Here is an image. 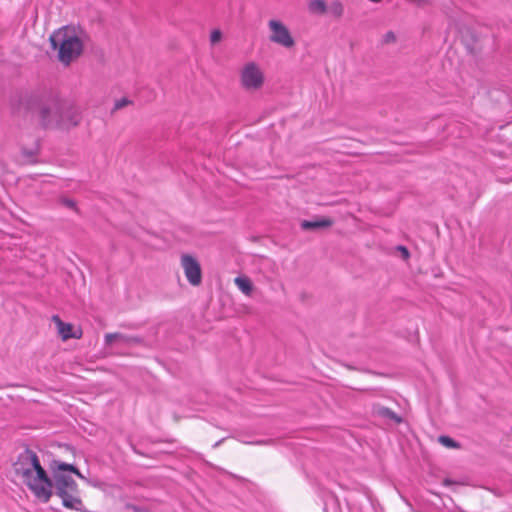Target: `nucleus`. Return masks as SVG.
Wrapping results in <instances>:
<instances>
[{
  "instance_id": "nucleus-13",
  "label": "nucleus",
  "mask_w": 512,
  "mask_h": 512,
  "mask_svg": "<svg viewBox=\"0 0 512 512\" xmlns=\"http://www.w3.org/2000/svg\"><path fill=\"white\" fill-rule=\"evenodd\" d=\"M439 442L442 445H444L445 447H448V448H455V447H457L456 442L452 438H450L448 436H440L439 437Z\"/></svg>"
},
{
  "instance_id": "nucleus-3",
  "label": "nucleus",
  "mask_w": 512,
  "mask_h": 512,
  "mask_svg": "<svg viewBox=\"0 0 512 512\" xmlns=\"http://www.w3.org/2000/svg\"><path fill=\"white\" fill-rule=\"evenodd\" d=\"M53 470V488L56 489V494H60L66 491H76L78 488L77 483L74 479L66 474V472L77 475L80 479L85 477L79 472V470L72 464H67L60 461H54L52 465Z\"/></svg>"
},
{
  "instance_id": "nucleus-7",
  "label": "nucleus",
  "mask_w": 512,
  "mask_h": 512,
  "mask_svg": "<svg viewBox=\"0 0 512 512\" xmlns=\"http://www.w3.org/2000/svg\"><path fill=\"white\" fill-rule=\"evenodd\" d=\"M57 496L61 498L64 507L79 512L85 511L84 504L78 495V489L76 491L63 492L57 494Z\"/></svg>"
},
{
  "instance_id": "nucleus-9",
  "label": "nucleus",
  "mask_w": 512,
  "mask_h": 512,
  "mask_svg": "<svg viewBox=\"0 0 512 512\" xmlns=\"http://www.w3.org/2000/svg\"><path fill=\"white\" fill-rule=\"evenodd\" d=\"M238 289L245 295L250 296L253 290V284L251 280L246 276L236 277L234 280Z\"/></svg>"
},
{
  "instance_id": "nucleus-11",
  "label": "nucleus",
  "mask_w": 512,
  "mask_h": 512,
  "mask_svg": "<svg viewBox=\"0 0 512 512\" xmlns=\"http://www.w3.org/2000/svg\"><path fill=\"white\" fill-rule=\"evenodd\" d=\"M332 224L329 219H321L316 221H303L301 226L303 229H316L322 227H328Z\"/></svg>"
},
{
  "instance_id": "nucleus-1",
  "label": "nucleus",
  "mask_w": 512,
  "mask_h": 512,
  "mask_svg": "<svg viewBox=\"0 0 512 512\" xmlns=\"http://www.w3.org/2000/svg\"><path fill=\"white\" fill-rule=\"evenodd\" d=\"M20 482L41 502L47 503L53 494V481L31 450L21 453L13 465Z\"/></svg>"
},
{
  "instance_id": "nucleus-6",
  "label": "nucleus",
  "mask_w": 512,
  "mask_h": 512,
  "mask_svg": "<svg viewBox=\"0 0 512 512\" xmlns=\"http://www.w3.org/2000/svg\"><path fill=\"white\" fill-rule=\"evenodd\" d=\"M181 266L188 282L193 286H198L202 280V272L199 262L190 255H183L181 257Z\"/></svg>"
},
{
  "instance_id": "nucleus-19",
  "label": "nucleus",
  "mask_w": 512,
  "mask_h": 512,
  "mask_svg": "<svg viewBox=\"0 0 512 512\" xmlns=\"http://www.w3.org/2000/svg\"><path fill=\"white\" fill-rule=\"evenodd\" d=\"M392 39H394L393 33H391V32L387 33L386 34V41H389V40H392Z\"/></svg>"
},
{
  "instance_id": "nucleus-12",
  "label": "nucleus",
  "mask_w": 512,
  "mask_h": 512,
  "mask_svg": "<svg viewBox=\"0 0 512 512\" xmlns=\"http://www.w3.org/2000/svg\"><path fill=\"white\" fill-rule=\"evenodd\" d=\"M327 12L335 17H341L344 13V6L340 1H333L327 5Z\"/></svg>"
},
{
  "instance_id": "nucleus-18",
  "label": "nucleus",
  "mask_w": 512,
  "mask_h": 512,
  "mask_svg": "<svg viewBox=\"0 0 512 512\" xmlns=\"http://www.w3.org/2000/svg\"><path fill=\"white\" fill-rule=\"evenodd\" d=\"M47 112V110H43L42 113H43V123L45 125H49L50 124V121L46 119V116H45V113Z\"/></svg>"
},
{
  "instance_id": "nucleus-2",
  "label": "nucleus",
  "mask_w": 512,
  "mask_h": 512,
  "mask_svg": "<svg viewBox=\"0 0 512 512\" xmlns=\"http://www.w3.org/2000/svg\"><path fill=\"white\" fill-rule=\"evenodd\" d=\"M53 48H58L59 60L68 65L76 59L83 50L82 31L73 26H65L50 36Z\"/></svg>"
},
{
  "instance_id": "nucleus-5",
  "label": "nucleus",
  "mask_w": 512,
  "mask_h": 512,
  "mask_svg": "<svg viewBox=\"0 0 512 512\" xmlns=\"http://www.w3.org/2000/svg\"><path fill=\"white\" fill-rule=\"evenodd\" d=\"M270 30V40L284 48H291L295 41L288 27L279 20L272 19L268 22Z\"/></svg>"
},
{
  "instance_id": "nucleus-14",
  "label": "nucleus",
  "mask_w": 512,
  "mask_h": 512,
  "mask_svg": "<svg viewBox=\"0 0 512 512\" xmlns=\"http://www.w3.org/2000/svg\"><path fill=\"white\" fill-rule=\"evenodd\" d=\"M222 39V33L219 29H214L210 34V43L212 45L217 44Z\"/></svg>"
},
{
  "instance_id": "nucleus-16",
  "label": "nucleus",
  "mask_w": 512,
  "mask_h": 512,
  "mask_svg": "<svg viewBox=\"0 0 512 512\" xmlns=\"http://www.w3.org/2000/svg\"><path fill=\"white\" fill-rule=\"evenodd\" d=\"M120 338H121L120 334H107L105 336L106 342L109 343V344L114 342L115 340L120 339Z\"/></svg>"
},
{
  "instance_id": "nucleus-17",
  "label": "nucleus",
  "mask_w": 512,
  "mask_h": 512,
  "mask_svg": "<svg viewBox=\"0 0 512 512\" xmlns=\"http://www.w3.org/2000/svg\"><path fill=\"white\" fill-rule=\"evenodd\" d=\"M399 249L402 251L403 256H404L405 258H407V257H408V255H409L408 250H407L405 247H403V246L399 247Z\"/></svg>"
},
{
  "instance_id": "nucleus-15",
  "label": "nucleus",
  "mask_w": 512,
  "mask_h": 512,
  "mask_svg": "<svg viewBox=\"0 0 512 512\" xmlns=\"http://www.w3.org/2000/svg\"><path fill=\"white\" fill-rule=\"evenodd\" d=\"M130 103V101L127 98L119 99L115 102V110L121 109L125 106H127Z\"/></svg>"
},
{
  "instance_id": "nucleus-8",
  "label": "nucleus",
  "mask_w": 512,
  "mask_h": 512,
  "mask_svg": "<svg viewBox=\"0 0 512 512\" xmlns=\"http://www.w3.org/2000/svg\"><path fill=\"white\" fill-rule=\"evenodd\" d=\"M53 321L57 325L58 333L63 340L81 338L82 330L80 328H74L72 324L64 323L58 316H53Z\"/></svg>"
},
{
  "instance_id": "nucleus-10",
  "label": "nucleus",
  "mask_w": 512,
  "mask_h": 512,
  "mask_svg": "<svg viewBox=\"0 0 512 512\" xmlns=\"http://www.w3.org/2000/svg\"><path fill=\"white\" fill-rule=\"evenodd\" d=\"M308 10L311 14L322 15L327 12V4L324 0H311L308 3Z\"/></svg>"
},
{
  "instance_id": "nucleus-20",
  "label": "nucleus",
  "mask_w": 512,
  "mask_h": 512,
  "mask_svg": "<svg viewBox=\"0 0 512 512\" xmlns=\"http://www.w3.org/2000/svg\"><path fill=\"white\" fill-rule=\"evenodd\" d=\"M66 204H67L68 206H70V207H72V206L74 205V203H73L71 200L67 201V202H66Z\"/></svg>"
},
{
  "instance_id": "nucleus-4",
  "label": "nucleus",
  "mask_w": 512,
  "mask_h": 512,
  "mask_svg": "<svg viewBox=\"0 0 512 512\" xmlns=\"http://www.w3.org/2000/svg\"><path fill=\"white\" fill-rule=\"evenodd\" d=\"M241 86L247 91L260 90L265 83V74L262 67L250 61L245 63L239 72Z\"/></svg>"
}]
</instances>
